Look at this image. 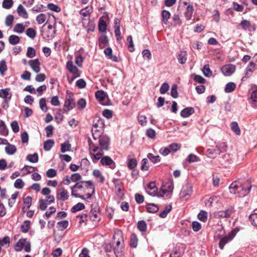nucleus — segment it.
<instances>
[{
    "label": "nucleus",
    "mask_w": 257,
    "mask_h": 257,
    "mask_svg": "<svg viewBox=\"0 0 257 257\" xmlns=\"http://www.w3.org/2000/svg\"><path fill=\"white\" fill-rule=\"evenodd\" d=\"M202 71L204 75L206 77H209L212 75V72L210 70L208 65H205L204 66L202 69Z\"/></svg>",
    "instance_id": "59"
},
{
    "label": "nucleus",
    "mask_w": 257,
    "mask_h": 257,
    "mask_svg": "<svg viewBox=\"0 0 257 257\" xmlns=\"http://www.w3.org/2000/svg\"><path fill=\"white\" fill-rule=\"evenodd\" d=\"M138 239L137 235L133 233L131 236L130 245L132 248H136L138 245Z\"/></svg>",
    "instance_id": "28"
},
{
    "label": "nucleus",
    "mask_w": 257,
    "mask_h": 257,
    "mask_svg": "<svg viewBox=\"0 0 257 257\" xmlns=\"http://www.w3.org/2000/svg\"><path fill=\"white\" fill-rule=\"evenodd\" d=\"M17 12L20 16H21L25 19H27L28 17V15L26 10L22 5H19L17 8Z\"/></svg>",
    "instance_id": "22"
},
{
    "label": "nucleus",
    "mask_w": 257,
    "mask_h": 257,
    "mask_svg": "<svg viewBox=\"0 0 257 257\" xmlns=\"http://www.w3.org/2000/svg\"><path fill=\"white\" fill-rule=\"evenodd\" d=\"M95 97L97 100L102 101L105 97V94L103 91L99 90L95 93Z\"/></svg>",
    "instance_id": "54"
},
{
    "label": "nucleus",
    "mask_w": 257,
    "mask_h": 257,
    "mask_svg": "<svg viewBox=\"0 0 257 257\" xmlns=\"http://www.w3.org/2000/svg\"><path fill=\"white\" fill-rule=\"evenodd\" d=\"M89 143V152L90 153L93 152L94 153L96 152L98 150H99V148L97 146V144L94 143H92L90 140L88 141Z\"/></svg>",
    "instance_id": "46"
},
{
    "label": "nucleus",
    "mask_w": 257,
    "mask_h": 257,
    "mask_svg": "<svg viewBox=\"0 0 257 257\" xmlns=\"http://www.w3.org/2000/svg\"><path fill=\"white\" fill-rule=\"evenodd\" d=\"M257 69V64L252 60L250 61L244 71V76L242 78V81L250 77L254 71Z\"/></svg>",
    "instance_id": "6"
},
{
    "label": "nucleus",
    "mask_w": 257,
    "mask_h": 257,
    "mask_svg": "<svg viewBox=\"0 0 257 257\" xmlns=\"http://www.w3.org/2000/svg\"><path fill=\"white\" fill-rule=\"evenodd\" d=\"M85 208V205L83 203L79 202L74 206H73L71 210L72 212L75 213L77 211L82 210Z\"/></svg>",
    "instance_id": "35"
},
{
    "label": "nucleus",
    "mask_w": 257,
    "mask_h": 257,
    "mask_svg": "<svg viewBox=\"0 0 257 257\" xmlns=\"http://www.w3.org/2000/svg\"><path fill=\"white\" fill-rule=\"evenodd\" d=\"M0 133L3 136H8L9 131L3 120H0Z\"/></svg>",
    "instance_id": "29"
},
{
    "label": "nucleus",
    "mask_w": 257,
    "mask_h": 257,
    "mask_svg": "<svg viewBox=\"0 0 257 257\" xmlns=\"http://www.w3.org/2000/svg\"><path fill=\"white\" fill-rule=\"evenodd\" d=\"M236 66L233 64H226V76H231L235 71Z\"/></svg>",
    "instance_id": "23"
},
{
    "label": "nucleus",
    "mask_w": 257,
    "mask_h": 257,
    "mask_svg": "<svg viewBox=\"0 0 257 257\" xmlns=\"http://www.w3.org/2000/svg\"><path fill=\"white\" fill-rule=\"evenodd\" d=\"M14 4L13 0H4L2 4V6L6 9H11Z\"/></svg>",
    "instance_id": "49"
},
{
    "label": "nucleus",
    "mask_w": 257,
    "mask_h": 257,
    "mask_svg": "<svg viewBox=\"0 0 257 257\" xmlns=\"http://www.w3.org/2000/svg\"><path fill=\"white\" fill-rule=\"evenodd\" d=\"M7 146L5 148L6 152L9 155L14 154L17 151L16 147L13 145H11L9 143L7 144Z\"/></svg>",
    "instance_id": "24"
},
{
    "label": "nucleus",
    "mask_w": 257,
    "mask_h": 257,
    "mask_svg": "<svg viewBox=\"0 0 257 257\" xmlns=\"http://www.w3.org/2000/svg\"><path fill=\"white\" fill-rule=\"evenodd\" d=\"M147 157L153 163H158L161 160V158L159 156H154L152 153H149L147 155Z\"/></svg>",
    "instance_id": "44"
},
{
    "label": "nucleus",
    "mask_w": 257,
    "mask_h": 257,
    "mask_svg": "<svg viewBox=\"0 0 257 257\" xmlns=\"http://www.w3.org/2000/svg\"><path fill=\"white\" fill-rule=\"evenodd\" d=\"M138 228L141 232H145L147 230V224L144 220H140L138 223Z\"/></svg>",
    "instance_id": "48"
},
{
    "label": "nucleus",
    "mask_w": 257,
    "mask_h": 257,
    "mask_svg": "<svg viewBox=\"0 0 257 257\" xmlns=\"http://www.w3.org/2000/svg\"><path fill=\"white\" fill-rule=\"evenodd\" d=\"M90 218L92 221H98L99 220V211L92 209L90 212Z\"/></svg>",
    "instance_id": "30"
},
{
    "label": "nucleus",
    "mask_w": 257,
    "mask_h": 257,
    "mask_svg": "<svg viewBox=\"0 0 257 257\" xmlns=\"http://www.w3.org/2000/svg\"><path fill=\"white\" fill-rule=\"evenodd\" d=\"M100 163L102 166H108L111 169H114L116 167L115 163L108 156L103 157Z\"/></svg>",
    "instance_id": "9"
},
{
    "label": "nucleus",
    "mask_w": 257,
    "mask_h": 257,
    "mask_svg": "<svg viewBox=\"0 0 257 257\" xmlns=\"http://www.w3.org/2000/svg\"><path fill=\"white\" fill-rule=\"evenodd\" d=\"M187 160L189 163H193L198 162L200 160L196 155L193 154H190V155H188L187 158Z\"/></svg>",
    "instance_id": "51"
},
{
    "label": "nucleus",
    "mask_w": 257,
    "mask_h": 257,
    "mask_svg": "<svg viewBox=\"0 0 257 257\" xmlns=\"http://www.w3.org/2000/svg\"><path fill=\"white\" fill-rule=\"evenodd\" d=\"M108 44V37L105 35H101L99 38V47L103 49Z\"/></svg>",
    "instance_id": "15"
},
{
    "label": "nucleus",
    "mask_w": 257,
    "mask_h": 257,
    "mask_svg": "<svg viewBox=\"0 0 257 257\" xmlns=\"http://www.w3.org/2000/svg\"><path fill=\"white\" fill-rule=\"evenodd\" d=\"M250 99L255 103H257V87L252 91L251 94Z\"/></svg>",
    "instance_id": "64"
},
{
    "label": "nucleus",
    "mask_w": 257,
    "mask_h": 257,
    "mask_svg": "<svg viewBox=\"0 0 257 257\" xmlns=\"http://www.w3.org/2000/svg\"><path fill=\"white\" fill-rule=\"evenodd\" d=\"M127 41L128 43V48L129 49V51L131 52H133L134 51V45L133 41V38L132 36H128L127 38Z\"/></svg>",
    "instance_id": "56"
},
{
    "label": "nucleus",
    "mask_w": 257,
    "mask_h": 257,
    "mask_svg": "<svg viewBox=\"0 0 257 257\" xmlns=\"http://www.w3.org/2000/svg\"><path fill=\"white\" fill-rule=\"evenodd\" d=\"M26 55L29 58L34 57L36 56V51L33 48L29 47L27 49Z\"/></svg>",
    "instance_id": "60"
},
{
    "label": "nucleus",
    "mask_w": 257,
    "mask_h": 257,
    "mask_svg": "<svg viewBox=\"0 0 257 257\" xmlns=\"http://www.w3.org/2000/svg\"><path fill=\"white\" fill-rule=\"evenodd\" d=\"M28 63L35 72L38 73L40 71V62L38 59L30 60L29 61Z\"/></svg>",
    "instance_id": "12"
},
{
    "label": "nucleus",
    "mask_w": 257,
    "mask_h": 257,
    "mask_svg": "<svg viewBox=\"0 0 257 257\" xmlns=\"http://www.w3.org/2000/svg\"><path fill=\"white\" fill-rule=\"evenodd\" d=\"M249 220L252 225L257 227V209L254 210L253 213L249 215Z\"/></svg>",
    "instance_id": "21"
},
{
    "label": "nucleus",
    "mask_w": 257,
    "mask_h": 257,
    "mask_svg": "<svg viewBox=\"0 0 257 257\" xmlns=\"http://www.w3.org/2000/svg\"><path fill=\"white\" fill-rule=\"evenodd\" d=\"M170 13L169 11L166 10H163L162 12V22L163 24L167 25L168 24V21L170 17Z\"/></svg>",
    "instance_id": "31"
},
{
    "label": "nucleus",
    "mask_w": 257,
    "mask_h": 257,
    "mask_svg": "<svg viewBox=\"0 0 257 257\" xmlns=\"http://www.w3.org/2000/svg\"><path fill=\"white\" fill-rule=\"evenodd\" d=\"M231 130L236 135H240V130L238 126V123L236 121H233L230 124Z\"/></svg>",
    "instance_id": "33"
},
{
    "label": "nucleus",
    "mask_w": 257,
    "mask_h": 257,
    "mask_svg": "<svg viewBox=\"0 0 257 257\" xmlns=\"http://www.w3.org/2000/svg\"><path fill=\"white\" fill-rule=\"evenodd\" d=\"M20 41V37L15 35H12L9 38V43L13 45H15L19 43Z\"/></svg>",
    "instance_id": "34"
},
{
    "label": "nucleus",
    "mask_w": 257,
    "mask_h": 257,
    "mask_svg": "<svg viewBox=\"0 0 257 257\" xmlns=\"http://www.w3.org/2000/svg\"><path fill=\"white\" fill-rule=\"evenodd\" d=\"M198 218L200 221L206 222L207 220V213L204 210L200 211L198 214Z\"/></svg>",
    "instance_id": "45"
},
{
    "label": "nucleus",
    "mask_w": 257,
    "mask_h": 257,
    "mask_svg": "<svg viewBox=\"0 0 257 257\" xmlns=\"http://www.w3.org/2000/svg\"><path fill=\"white\" fill-rule=\"evenodd\" d=\"M236 84L232 82H229L226 84V93L233 92L236 88Z\"/></svg>",
    "instance_id": "36"
},
{
    "label": "nucleus",
    "mask_w": 257,
    "mask_h": 257,
    "mask_svg": "<svg viewBox=\"0 0 257 257\" xmlns=\"http://www.w3.org/2000/svg\"><path fill=\"white\" fill-rule=\"evenodd\" d=\"M93 130H92V136L94 140L96 141L98 139V143L100 146L99 150L102 151L103 150H107L108 148L109 138L105 136H100L98 134V137L95 136L93 133Z\"/></svg>",
    "instance_id": "3"
},
{
    "label": "nucleus",
    "mask_w": 257,
    "mask_h": 257,
    "mask_svg": "<svg viewBox=\"0 0 257 257\" xmlns=\"http://www.w3.org/2000/svg\"><path fill=\"white\" fill-rule=\"evenodd\" d=\"M146 207L147 211L150 213H156L159 210L158 205L154 203H148Z\"/></svg>",
    "instance_id": "26"
},
{
    "label": "nucleus",
    "mask_w": 257,
    "mask_h": 257,
    "mask_svg": "<svg viewBox=\"0 0 257 257\" xmlns=\"http://www.w3.org/2000/svg\"><path fill=\"white\" fill-rule=\"evenodd\" d=\"M25 185L24 182L23 181L22 179H17L15 183L14 186L15 188L17 189H21Z\"/></svg>",
    "instance_id": "61"
},
{
    "label": "nucleus",
    "mask_w": 257,
    "mask_h": 257,
    "mask_svg": "<svg viewBox=\"0 0 257 257\" xmlns=\"http://www.w3.org/2000/svg\"><path fill=\"white\" fill-rule=\"evenodd\" d=\"M178 60L180 63L183 64L187 60V53L186 51H181L178 56Z\"/></svg>",
    "instance_id": "27"
},
{
    "label": "nucleus",
    "mask_w": 257,
    "mask_h": 257,
    "mask_svg": "<svg viewBox=\"0 0 257 257\" xmlns=\"http://www.w3.org/2000/svg\"><path fill=\"white\" fill-rule=\"evenodd\" d=\"M69 197L68 191L62 188L58 189L56 193V198L59 201H66Z\"/></svg>",
    "instance_id": "8"
},
{
    "label": "nucleus",
    "mask_w": 257,
    "mask_h": 257,
    "mask_svg": "<svg viewBox=\"0 0 257 257\" xmlns=\"http://www.w3.org/2000/svg\"><path fill=\"white\" fill-rule=\"evenodd\" d=\"M39 105L41 110L46 112L48 110V108L46 103V99L45 98H41L39 100Z\"/></svg>",
    "instance_id": "50"
},
{
    "label": "nucleus",
    "mask_w": 257,
    "mask_h": 257,
    "mask_svg": "<svg viewBox=\"0 0 257 257\" xmlns=\"http://www.w3.org/2000/svg\"><path fill=\"white\" fill-rule=\"evenodd\" d=\"M195 112L192 107H187L184 108L180 112V115L183 117H188Z\"/></svg>",
    "instance_id": "14"
},
{
    "label": "nucleus",
    "mask_w": 257,
    "mask_h": 257,
    "mask_svg": "<svg viewBox=\"0 0 257 257\" xmlns=\"http://www.w3.org/2000/svg\"><path fill=\"white\" fill-rule=\"evenodd\" d=\"M71 195L82 199H89L95 192V187L91 181L77 183L71 188Z\"/></svg>",
    "instance_id": "1"
},
{
    "label": "nucleus",
    "mask_w": 257,
    "mask_h": 257,
    "mask_svg": "<svg viewBox=\"0 0 257 257\" xmlns=\"http://www.w3.org/2000/svg\"><path fill=\"white\" fill-rule=\"evenodd\" d=\"M238 231L239 228L236 227L232 229L231 231L228 233V235H226V244L233 239Z\"/></svg>",
    "instance_id": "18"
},
{
    "label": "nucleus",
    "mask_w": 257,
    "mask_h": 257,
    "mask_svg": "<svg viewBox=\"0 0 257 257\" xmlns=\"http://www.w3.org/2000/svg\"><path fill=\"white\" fill-rule=\"evenodd\" d=\"M172 208V207L171 205L166 206L164 210L160 213L159 216L161 218L166 217L167 214L171 211Z\"/></svg>",
    "instance_id": "39"
},
{
    "label": "nucleus",
    "mask_w": 257,
    "mask_h": 257,
    "mask_svg": "<svg viewBox=\"0 0 257 257\" xmlns=\"http://www.w3.org/2000/svg\"><path fill=\"white\" fill-rule=\"evenodd\" d=\"M75 106L74 99L71 93L68 94V91H67V95L64 104V111L67 112L72 109Z\"/></svg>",
    "instance_id": "5"
},
{
    "label": "nucleus",
    "mask_w": 257,
    "mask_h": 257,
    "mask_svg": "<svg viewBox=\"0 0 257 257\" xmlns=\"http://www.w3.org/2000/svg\"><path fill=\"white\" fill-rule=\"evenodd\" d=\"M26 242V239L21 238L14 245V249L17 251H20L23 248V246Z\"/></svg>",
    "instance_id": "17"
},
{
    "label": "nucleus",
    "mask_w": 257,
    "mask_h": 257,
    "mask_svg": "<svg viewBox=\"0 0 257 257\" xmlns=\"http://www.w3.org/2000/svg\"><path fill=\"white\" fill-rule=\"evenodd\" d=\"M27 159L31 163H37L38 162V155L37 153L29 154L27 156Z\"/></svg>",
    "instance_id": "40"
},
{
    "label": "nucleus",
    "mask_w": 257,
    "mask_h": 257,
    "mask_svg": "<svg viewBox=\"0 0 257 257\" xmlns=\"http://www.w3.org/2000/svg\"><path fill=\"white\" fill-rule=\"evenodd\" d=\"M99 31L104 32L106 30V25L105 22L103 20L100 19L98 23Z\"/></svg>",
    "instance_id": "53"
},
{
    "label": "nucleus",
    "mask_w": 257,
    "mask_h": 257,
    "mask_svg": "<svg viewBox=\"0 0 257 257\" xmlns=\"http://www.w3.org/2000/svg\"><path fill=\"white\" fill-rule=\"evenodd\" d=\"M251 23L250 21L247 20H243L241 21L240 23V25L242 27V28L244 30H248L249 27L250 26Z\"/></svg>",
    "instance_id": "58"
},
{
    "label": "nucleus",
    "mask_w": 257,
    "mask_h": 257,
    "mask_svg": "<svg viewBox=\"0 0 257 257\" xmlns=\"http://www.w3.org/2000/svg\"><path fill=\"white\" fill-rule=\"evenodd\" d=\"M103 153L102 152V151H99L98 153H96V154H93L92 152H90V155L91 156V158L93 161V163H96L97 161H98L99 159H101L102 157Z\"/></svg>",
    "instance_id": "20"
},
{
    "label": "nucleus",
    "mask_w": 257,
    "mask_h": 257,
    "mask_svg": "<svg viewBox=\"0 0 257 257\" xmlns=\"http://www.w3.org/2000/svg\"><path fill=\"white\" fill-rule=\"evenodd\" d=\"M47 18V15L41 13L36 17V21L38 24H42L44 23Z\"/></svg>",
    "instance_id": "47"
},
{
    "label": "nucleus",
    "mask_w": 257,
    "mask_h": 257,
    "mask_svg": "<svg viewBox=\"0 0 257 257\" xmlns=\"http://www.w3.org/2000/svg\"><path fill=\"white\" fill-rule=\"evenodd\" d=\"M66 68L68 69L73 75H76V77L80 76V72L78 68L73 65L72 61H68L66 63Z\"/></svg>",
    "instance_id": "11"
},
{
    "label": "nucleus",
    "mask_w": 257,
    "mask_h": 257,
    "mask_svg": "<svg viewBox=\"0 0 257 257\" xmlns=\"http://www.w3.org/2000/svg\"><path fill=\"white\" fill-rule=\"evenodd\" d=\"M88 7L85 8V9H83L81 10L79 12L80 14L83 16V17H86L89 16L90 14L92 12V9H89L87 10Z\"/></svg>",
    "instance_id": "52"
},
{
    "label": "nucleus",
    "mask_w": 257,
    "mask_h": 257,
    "mask_svg": "<svg viewBox=\"0 0 257 257\" xmlns=\"http://www.w3.org/2000/svg\"><path fill=\"white\" fill-rule=\"evenodd\" d=\"M214 239L218 243L219 248L223 249L225 245V230L217 231L214 235Z\"/></svg>",
    "instance_id": "4"
},
{
    "label": "nucleus",
    "mask_w": 257,
    "mask_h": 257,
    "mask_svg": "<svg viewBox=\"0 0 257 257\" xmlns=\"http://www.w3.org/2000/svg\"><path fill=\"white\" fill-rule=\"evenodd\" d=\"M26 35L30 38L34 39L36 37V31L32 28H28L26 31Z\"/></svg>",
    "instance_id": "62"
},
{
    "label": "nucleus",
    "mask_w": 257,
    "mask_h": 257,
    "mask_svg": "<svg viewBox=\"0 0 257 257\" xmlns=\"http://www.w3.org/2000/svg\"><path fill=\"white\" fill-rule=\"evenodd\" d=\"M68 221L66 220L61 221L57 223L58 228H59L61 230L66 229L68 227Z\"/></svg>",
    "instance_id": "55"
},
{
    "label": "nucleus",
    "mask_w": 257,
    "mask_h": 257,
    "mask_svg": "<svg viewBox=\"0 0 257 257\" xmlns=\"http://www.w3.org/2000/svg\"><path fill=\"white\" fill-rule=\"evenodd\" d=\"M93 175L97 179H99L101 183H103L104 181V178L102 175V173L99 170L95 169L93 171Z\"/></svg>",
    "instance_id": "38"
},
{
    "label": "nucleus",
    "mask_w": 257,
    "mask_h": 257,
    "mask_svg": "<svg viewBox=\"0 0 257 257\" xmlns=\"http://www.w3.org/2000/svg\"><path fill=\"white\" fill-rule=\"evenodd\" d=\"M90 164V163L87 159L84 158L82 159L81 161L80 166L82 167V169L85 170L87 171L89 170Z\"/></svg>",
    "instance_id": "43"
},
{
    "label": "nucleus",
    "mask_w": 257,
    "mask_h": 257,
    "mask_svg": "<svg viewBox=\"0 0 257 257\" xmlns=\"http://www.w3.org/2000/svg\"><path fill=\"white\" fill-rule=\"evenodd\" d=\"M146 192L150 195L154 196L157 195L158 188L154 182H150L146 188Z\"/></svg>",
    "instance_id": "10"
},
{
    "label": "nucleus",
    "mask_w": 257,
    "mask_h": 257,
    "mask_svg": "<svg viewBox=\"0 0 257 257\" xmlns=\"http://www.w3.org/2000/svg\"><path fill=\"white\" fill-rule=\"evenodd\" d=\"M7 70V66L6 65V61L5 60H2L0 62V74L2 75L5 74V72Z\"/></svg>",
    "instance_id": "57"
},
{
    "label": "nucleus",
    "mask_w": 257,
    "mask_h": 257,
    "mask_svg": "<svg viewBox=\"0 0 257 257\" xmlns=\"http://www.w3.org/2000/svg\"><path fill=\"white\" fill-rule=\"evenodd\" d=\"M104 53L107 59H110L114 62H118L117 56L112 55V50L110 47H107L104 50Z\"/></svg>",
    "instance_id": "13"
},
{
    "label": "nucleus",
    "mask_w": 257,
    "mask_h": 257,
    "mask_svg": "<svg viewBox=\"0 0 257 257\" xmlns=\"http://www.w3.org/2000/svg\"><path fill=\"white\" fill-rule=\"evenodd\" d=\"M194 11L193 7L192 5H188L186 8V10L185 12V16L187 20H189L191 19L193 12Z\"/></svg>",
    "instance_id": "25"
},
{
    "label": "nucleus",
    "mask_w": 257,
    "mask_h": 257,
    "mask_svg": "<svg viewBox=\"0 0 257 257\" xmlns=\"http://www.w3.org/2000/svg\"><path fill=\"white\" fill-rule=\"evenodd\" d=\"M137 164V160L135 158H132L128 160L127 166L130 169L133 170L136 168Z\"/></svg>",
    "instance_id": "37"
},
{
    "label": "nucleus",
    "mask_w": 257,
    "mask_h": 257,
    "mask_svg": "<svg viewBox=\"0 0 257 257\" xmlns=\"http://www.w3.org/2000/svg\"><path fill=\"white\" fill-rule=\"evenodd\" d=\"M30 227V221L29 220H25L21 225V230L24 233H26L28 231Z\"/></svg>",
    "instance_id": "41"
},
{
    "label": "nucleus",
    "mask_w": 257,
    "mask_h": 257,
    "mask_svg": "<svg viewBox=\"0 0 257 257\" xmlns=\"http://www.w3.org/2000/svg\"><path fill=\"white\" fill-rule=\"evenodd\" d=\"M54 141L53 140L49 139L44 143V149L46 151H48L52 148L54 145Z\"/></svg>",
    "instance_id": "32"
},
{
    "label": "nucleus",
    "mask_w": 257,
    "mask_h": 257,
    "mask_svg": "<svg viewBox=\"0 0 257 257\" xmlns=\"http://www.w3.org/2000/svg\"><path fill=\"white\" fill-rule=\"evenodd\" d=\"M14 20V16L12 15H8L6 19L5 24L7 26H11Z\"/></svg>",
    "instance_id": "63"
},
{
    "label": "nucleus",
    "mask_w": 257,
    "mask_h": 257,
    "mask_svg": "<svg viewBox=\"0 0 257 257\" xmlns=\"http://www.w3.org/2000/svg\"><path fill=\"white\" fill-rule=\"evenodd\" d=\"M12 97V94L10 93V89L5 88L0 90V97L5 99L10 100Z\"/></svg>",
    "instance_id": "16"
},
{
    "label": "nucleus",
    "mask_w": 257,
    "mask_h": 257,
    "mask_svg": "<svg viewBox=\"0 0 257 257\" xmlns=\"http://www.w3.org/2000/svg\"><path fill=\"white\" fill-rule=\"evenodd\" d=\"M25 28L22 24H17L14 28V31L16 33L21 34L25 31Z\"/></svg>",
    "instance_id": "42"
},
{
    "label": "nucleus",
    "mask_w": 257,
    "mask_h": 257,
    "mask_svg": "<svg viewBox=\"0 0 257 257\" xmlns=\"http://www.w3.org/2000/svg\"><path fill=\"white\" fill-rule=\"evenodd\" d=\"M251 185L248 182L242 184L238 181L233 182L229 187L231 194H237L239 197H244L250 192Z\"/></svg>",
    "instance_id": "2"
},
{
    "label": "nucleus",
    "mask_w": 257,
    "mask_h": 257,
    "mask_svg": "<svg viewBox=\"0 0 257 257\" xmlns=\"http://www.w3.org/2000/svg\"><path fill=\"white\" fill-rule=\"evenodd\" d=\"M123 239L121 238L118 239L116 242V246L114 248V252L116 257H118L119 254L122 251V248L119 247L121 243H123Z\"/></svg>",
    "instance_id": "19"
},
{
    "label": "nucleus",
    "mask_w": 257,
    "mask_h": 257,
    "mask_svg": "<svg viewBox=\"0 0 257 257\" xmlns=\"http://www.w3.org/2000/svg\"><path fill=\"white\" fill-rule=\"evenodd\" d=\"M193 186L190 183L185 184L180 192V196L181 198H187V197L191 195L192 192Z\"/></svg>",
    "instance_id": "7"
}]
</instances>
